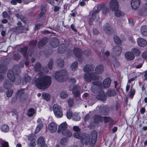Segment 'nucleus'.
I'll use <instances>...</instances> for the list:
<instances>
[{"label": "nucleus", "mask_w": 147, "mask_h": 147, "mask_svg": "<svg viewBox=\"0 0 147 147\" xmlns=\"http://www.w3.org/2000/svg\"><path fill=\"white\" fill-rule=\"evenodd\" d=\"M57 126L55 122H53L50 123L48 126L49 131L52 133L55 132L57 129Z\"/></svg>", "instance_id": "nucleus-12"}, {"label": "nucleus", "mask_w": 147, "mask_h": 147, "mask_svg": "<svg viewBox=\"0 0 147 147\" xmlns=\"http://www.w3.org/2000/svg\"><path fill=\"white\" fill-rule=\"evenodd\" d=\"M73 129L76 132H80V129L78 126H74L73 127Z\"/></svg>", "instance_id": "nucleus-54"}, {"label": "nucleus", "mask_w": 147, "mask_h": 147, "mask_svg": "<svg viewBox=\"0 0 147 147\" xmlns=\"http://www.w3.org/2000/svg\"><path fill=\"white\" fill-rule=\"evenodd\" d=\"M105 4H102L97 6V10L93 11L92 14V18L94 21H97L99 18L98 15V13L101 9L104 8L102 12L103 14H106L109 11V9L107 7H105Z\"/></svg>", "instance_id": "nucleus-5"}, {"label": "nucleus", "mask_w": 147, "mask_h": 147, "mask_svg": "<svg viewBox=\"0 0 147 147\" xmlns=\"http://www.w3.org/2000/svg\"><path fill=\"white\" fill-rule=\"evenodd\" d=\"M48 41V39L47 38H44L40 40L38 44V47L40 48L44 46Z\"/></svg>", "instance_id": "nucleus-25"}, {"label": "nucleus", "mask_w": 147, "mask_h": 147, "mask_svg": "<svg viewBox=\"0 0 147 147\" xmlns=\"http://www.w3.org/2000/svg\"><path fill=\"white\" fill-rule=\"evenodd\" d=\"M141 34L144 36H147V26H142L140 29Z\"/></svg>", "instance_id": "nucleus-27"}, {"label": "nucleus", "mask_w": 147, "mask_h": 147, "mask_svg": "<svg viewBox=\"0 0 147 147\" xmlns=\"http://www.w3.org/2000/svg\"><path fill=\"white\" fill-rule=\"evenodd\" d=\"M130 84L129 83H127V85L126 87V91L127 92L129 91L130 88Z\"/></svg>", "instance_id": "nucleus-62"}, {"label": "nucleus", "mask_w": 147, "mask_h": 147, "mask_svg": "<svg viewBox=\"0 0 147 147\" xmlns=\"http://www.w3.org/2000/svg\"><path fill=\"white\" fill-rule=\"evenodd\" d=\"M59 44V40L57 38H52L50 41V44L51 47L54 48L57 47Z\"/></svg>", "instance_id": "nucleus-18"}, {"label": "nucleus", "mask_w": 147, "mask_h": 147, "mask_svg": "<svg viewBox=\"0 0 147 147\" xmlns=\"http://www.w3.org/2000/svg\"><path fill=\"white\" fill-rule=\"evenodd\" d=\"M140 3V0H132L131 5L132 8L134 10L136 9L139 7Z\"/></svg>", "instance_id": "nucleus-13"}, {"label": "nucleus", "mask_w": 147, "mask_h": 147, "mask_svg": "<svg viewBox=\"0 0 147 147\" xmlns=\"http://www.w3.org/2000/svg\"><path fill=\"white\" fill-rule=\"evenodd\" d=\"M96 98L101 100H106V97L104 92L102 90H101L99 92V94L96 96Z\"/></svg>", "instance_id": "nucleus-20"}, {"label": "nucleus", "mask_w": 147, "mask_h": 147, "mask_svg": "<svg viewBox=\"0 0 147 147\" xmlns=\"http://www.w3.org/2000/svg\"><path fill=\"white\" fill-rule=\"evenodd\" d=\"M74 52L76 57L78 58H81V56L82 54L80 49L77 48H75L74 50Z\"/></svg>", "instance_id": "nucleus-21"}, {"label": "nucleus", "mask_w": 147, "mask_h": 147, "mask_svg": "<svg viewBox=\"0 0 147 147\" xmlns=\"http://www.w3.org/2000/svg\"><path fill=\"white\" fill-rule=\"evenodd\" d=\"M67 127V123L65 122L61 124L59 126L58 132V133L61 132L62 131L65 130Z\"/></svg>", "instance_id": "nucleus-24"}, {"label": "nucleus", "mask_w": 147, "mask_h": 147, "mask_svg": "<svg viewBox=\"0 0 147 147\" xmlns=\"http://www.w3.org/2000/svg\"><path fill=\"white\" fill-rule=\"evenodd\" d=\"M66 71L65 69H63L55 72V77L57 80L59 82H63L68 79L66 75Z\"/></svg>", "instance_id": "nucleus-6"}, {"label": "nucleus", "mask_w": 147, "mask_h": 147, "mask_svg": "<svg viewBox=\"0 0 147 147\" xmlns=\"http://www.w3.org/2000/svg\"><path fill=\"white\" fill-rule=\"evenodd\" d=\"M67 139L63 138L61 139L60 141V144L62 145H65L67 144Z\"/></svg>", "instance_id": "nucleus-44"}, {"label": "nucleus", "mask_w": 147, "mask_h": 147, "mask_svg": "<svg viewBox=\"0 0 147 147\" xmlns=\"http://www.w3.org/2000/svg\"><path fill=\"white\" fill-rule=\"evenodd\" d=\"M113 54L117 56L119 55L121 52V48L118 46L115 47L113 49Z\"/></svg>", "instance_id": "nucleus-19"}, {"label": "nucleus", "mask_w": 147, "mask_h": 147, "mask_svg": "<svg viewBox=\"0 0 147 147\" xmlns=\"http://www.w3.org/2000/svg\"><path fill=\"white\" fill-rule=\"evenodd\" d=\"M109 9L110 10L115 11V15L117 17L124 16V13L119 10H118L119 5L117 0H111L109 4Z\"/></svg>", "instance_id": "nucleus-4"}, {"label": "nucleus", "mask_w": 147, "mask_h": 147, "mask_svg": "<svg viewBox=\"0 0 147 147\" xmlns=\"http://www.w3.org/2000/svg\"><path fill=\"white\" fill-rule=\"evenodd\" d=\"M37 122L38 123H40V124L38 125L36 127L35 131V134L37 133L40 131L43 126L42 124L40 123L42 122L41 119L40 118H39L37 120Z\"/></svg>", "instance_id": "nucleus-26"}, {"label": "nucleus", "mask_w": 147, "mask_h": 147, "mask_svg": "<svg viewBox=\"0 0 147 147\" xmlns=\"http://www.w3.org/2000/svg\"><path fill=\"white\" fill-rule=\"evenodd\" d=\"M80 88L79 86L77 85L74 86L72 89V92L74 96L78 97L80 95Z\"/></svg>", "instance_id": "nucleus-17"}, {"label": "nucleus", "mask_w": 147, "mask_h": 147, "mask_svg": "<svg viewBox=\"0 0 147 147\" xmlns=\"http://www.w3.org/2000/svg\"><path fill=\"white\" fill-rule=\"evenodd\" d=\"M78 66V62L77 61H75L71 64V68L72 71H75L77 69Z\"/></svg>", "instance_id": "nucleus-38"}, {"label": "nucleus", "mask_w": 147, "mask_h": 147, "mask_svg": "<svg viewBox=\"0 0 147 147\" xmlns=\"http://www.w3.org/2000/svg\"><path fill=\"white\" fill-rule=\"evenodd\" d=\"M9 144L4 141H1L0 143V147H8Z\"/></svg>", "instance_id": "nucleus-45"}, {"label": "nucleus", "mask_w": 147, "mask_h": 147, "mask_svg": "<svg viewBox=\"0 0 147 147\" xmlns=\"http://www.w3.org/2000/svg\"><path fill=\"white\" fill-rule=\"evenodd\" d=\"M73 119L76 121H78L80 120V117L78 113H73Z\"/></svg>", "instance_id": "nucleus-39"}, {"label": "nucleus", "mask_w": 147, "mask_h": 147, "mask_svg": "<svg viewBox=\"0 0 147 147\" xmlns=\"http://www.w3.org/2000/svg\"><path fill=\"white\" fill-rule=\"evenodd\" d=\"M73 114L71 111L70 109H68L66 113L67 117L68 119H71L72 117H73Z\"/></svg>", "instance_id": "nucleus-42"}, {"label": "nucleus", "mask_w": 147, "mask_h": 147, "mask_svg": "<svg viewBox=\"0 0 147 147\" xmlns=\"http://www.w3.org/2000/svg\"><path fill=\"white\" fill-rule=\"evenodd\" d=\"M24 89H21L19 90L16 94L17 98H19L21 100H24L27 97V94L25 92Z\"/></svg>", "instance_id": "nucleus-10"}, {"label": "nucleus", "mask_w": 147, "mask_h": 147, "mask_svg": "<svg viewBox=\"0 0 147 147\" xmlns=\"http://www.w3.org/2000/svg\"><path fill=\"white\" fill-rule=\"evenodd\" d=\"M46 12V10L44 8H43L41 9L40 13L38 14V16L39 17L43 16Z\"/></svg>", "instance_id": "nucleus-49"}, {"label": "nucleus", "mask_w": 147, "mask_h": 147, "mask_svg": "<svg viewBox=\"0 0 147 147\" xmlns=\"http://www.w3.org/2000/svg\"><path fill=\"white\" fill-rule=\"evenodd\" d=\"M63 109L60 106L57 104L53 106V111L55 116L57 117H61L63 115Z\"/></svg>", "instance_id": "nucleus-7"}, {"label": "nucleus", "mask_w": 147, "mask_h": 147, "mask_svg": "<svg viewBox=\"0 0 147 147\" xmlns=\"http://www.w3.org/2000/svg\"><path fill=\"white\" fill-rule=\"evenodd\" d=\"M17 2L19 3H20L22 2L21 0H12L11 3L14 5H16L17 3Z\"/></svg>", "instance_id": "nucleus-51"}, {"label": "nucleus", "mask_w": 147, "mask_h": 147, "mask_svg": "<svg viewBox=\"0 0 147 147\" xmlns=\"http://www.w3.org/2000/svg\"><path fill=\"white\" fill-rule=\"evenodd\" d=\"M37 42L36 40H32L30 42L29 45L30 46L34 47L36 45Z\"/></svg>", "instance_id": "nucleus-50"}, {"label": "nucleus", "mask_w": 147, "mask_h": 147, "mask_svg": "<svg viewBox=\"0 0 147 147\" xmlns=\"http://www.w3.org/2000/svg\"><path fill=\"white\" fill-rule=\"evenodd\" d=\"M35 113V111L34 109L30 108L28 111L27 113L29 117L32 116Z\"/></svg>", "instance_id": "nucleus-41"}, {"label": "nucleus", "mask_w": 147, "mask_h": 147, "mask_svg": "<svg viewBox=\"0 0 147 147\" xmlns=\"http://www.w3.org/2000/svg\"><path fill=\"white\" fill-rule=\"evenodd\" d=\"M20 18L21 20V21L24 24H26V19L24 16H20Z\"/></svg>", "instance_id": "nucleus-59"}, {"label": "nucleus", "mask_w": 147, "mask_h": 147, "mask_svg": "<svg viewBox=\"0 0 147 147\" xmlns=\"http://www.w3.org/2000/svg\"><path fill=\"white\" fill-rule=\"evenodd\" d=\"M88 93H85L82 95V98L84 100H86L88 98Z\"/></svg>", "instance_id": "nucleus-52"}, {"label": "nucleus", "mask_w": 147, "mask_h": 147, "mask_svg": "<svg viewBox=\"0 0 147 147\" xmlns=\"http://www.w3.org/2000/svg\"><path fill=\"white\" fill-rule=\"evenodd\" d=\"M92 83L94 85L96 86H100L101 85V82L99 81L93 82Z\"/></svg>", "instance_id": "nucleus-57"}, {"label": "nucleus", "mask_w": 147, "mask_h": 147, "mask_svg": "<svg viewBox=\"0 0 147 147\" xmlns=\"http://www.w3.org/2000/svg\"><path fill=\"white\" fill-rule=\"evenodd\" d=\"M8 68L6 65L3 64L0 65V72L5 73L7 70Z\"/></svg>", "instance_id": "nucleus-28"}, {"label": "nucleus", "mask_w": 147, "mask_h": 147, "mask_svg": "<svg viewBox=\"0 0 147 147\" xmlns=\"http://www.w3.org/2000/svg\"><path fill=\"white\" fill-rule=\"evenodd\" d=\"M126 59L128 60H132L135 58V55L131 51H128L126 52L124 55Z\"/></svg>", "instance_id": "nucleus-15"}, {"label": "nucleus", "mask_w": 147, "mask_h": 147, "mask_svg": "<svg viewBox=\"0 0 147 147\" xmlns=\"http://www.w3.org/2000/svg\"><path fill=\"white\" fill-rule=\"evenodd\" d=\"M69 105L71 107L74 104V100L73 99L69 98L68 100Z\"/></svg>", "instance_id": "nucleus-53"}, {"label": "nucleus", "mask_w": 147, "mask_h": 147, "mask_svg": "<svg viewBox=\"0 0 147 147\" xmlns=\"http://www.w3.org/2000/svg\"><path fill=\"white\" fill-rule=\"evenodd\" d=\"M24 27L22 26H19L17 28V29L18 30V32H22L23 31Z\"/></svg>", "instance_id": "nucleus-55"}, {"label": "nucleus", "mask_w": 147, "mask_h": 147, "mask_svg": "<svg viewBox=\"0 0 147 147\" xmlns=\"http://www.w3.org/2000/svg\"><path fill=\"white\" fill-rule=\"evenodd\" d=\"M37 144L40 146L45 144L44 138L42 137H40L38 140Z\"/></svg>", "instance_id": "nucleus-33"}, {"label": "nucleus", "mask_w": 147, "mask_h": 147, "mask_svg": "<svg viewBox=\"0 0 147 147\" xmlns=\"http://www.w3.org/2000/svg\"><path fill=\"white\" fill-rule=\"evenodd\" d=\"M95 121L97 123L102 122L104 121L105 123H107L109 122H111L112 121V119L109 117H103L100 116L95 115L94 117Z\"/></svg>", "instance_id": "nucleus-9"}, {"label": "nucleus", "mask_w": 147, "mask_h": 147, "mask_svg": "<svg viewBox=\"0 0 147 147\" xmlns=\"http://www.w3.org/2000/svg\"><path fill=\"white\" fill-rule=\"evenodd\" d=\"M10 80L14 82L16 84L18 85L21 82V78L20 76L13 72L12 74L10 73Z\"/></svg>", "instance_id": "nucleus-8"}, {"label": "nucleus", "mask_w": 147, "mask_h": 147, "mask_svg": "<svg viewBox=\"0 0 147 147\" xmlns=\"http://www.w3.org/2000/svg\"><path fill=\"white\" fill-rule=\"evenodd\" d=\"M42 97L47 101H49L50 98V96L49 94L48 93H43L42 94Z\"/></svg>", "instance_id": "nucleus-35"}, {"label": "nucleus", "mask_w": 147, "mask_h": 147, "mask_svg": "<svg viewBox=\"0 0 147 147\" xmlns=\"http://www.w3.org/2000/svg\"><path fill=\"white\" fill-rule=\"evenodd\" d=\"M103 29L105 32L108 34H111L113 31V30L110 25L109 24L107 23L104 25Z\"/></svg>", "instance_id": "nucleus-16"}, {"label": "nucleus", "mask_w": 147, "mask_h": 147, "mask_svg": "<svg viewBox=\"0 0 147 147\" xmlns=\"http://www.w3.org/2000/svg\"><path fill=\"white\" fill-rule=\"evenodd\" d=\"M137 42L138 45L141 47H145L147 45L146 40L141 38H139L137 39Z\"/></svg>", "instance_id": "nucleus-11"}, {"label": "nucleus", "mask_w": 147, "mask_h": 147, "mask_svg": "<svg viewBox=\"0 0 147 147\" xmlns=\"http://www.w3.org/2000/svg\"><path fill=\"white\" fill-rule=\"evenodd\" d=\"M3 86L6 89L8 90L6 92L7 96L8 97H9V82L8 80H5L3 84Z\"/></svg>", "instance_id": "nucleus-22"}, {"label": "nucleus", "mask_w": 147, "mask_h": 147, "mask_svg": "<svg viewBox=\"0 0 147 147\" xmlns=\"http://www.w3.org/2000/svg\"><path fill=\"white\" fill-rule=\"evenodd\" d=\"M128 21H129V24L131 26H132L133 24V19L132 18H130L129 19Z\"/></svg>", "instance_id": "nucleus-64"}, {"label": "nucleus", "mask_w": 147, "mask_h": 147, "mask_svg": "<svg viewBox=\"0 0 147 147\" xmlns=\"http://www.w3.org/2000/svg\"><path fill=\"white\" fill-rule=\"evenodd\" d=\"M57 63L59 66L63 67L64 64L63 61V59H60L59 60H58Z\"/></svg>", "instance_id": "nucleus-47"}, {"label": "nucleus", "mask_w": 147, "mask_h": 147, "mask_svg": "<svg viewBox=\"0 0 147 147\" xmlns=\"http://www.w3.org/2000/svg\"><path fill=\"white\" fill-rule=\"evenodd\" d=\"M108 110L105 107H100L99 112L100 113L103 115H105L107 113Z\"/></svg>", "instance_id": "nucleus-32"}, {"label": "nucleus", "mask_w": 147, "mask_h": 147, "mask_svg": "<svg viewBox=\"0 0 147 147\" xmlns=\"http://www.w3.org/2000/svg\"><path fill=\"white\" fill-rule=\"evenodd\" d=\"M31 79V77L28 74H26L24 75L23 82L25 83L29 82L30 81Z\"/></svg>", "instance_id": "nucleus-36"}, {"label": "nucleus", "mask_w": 147, "mask_h": 147, "mask_svg": "<svg viewBox=\"0 0 147 147\" xmlns=\"http://www.w3.org/2000/svg\"><path fill=\"white\" fill-rule=\"evenodd\" d=\"M62 134L67 137H70L72 135V134L69 130H65L62 131L61 132Z\"/></svg>", "instance_id": "nucleus-30"}, {"label": "nucleus", "mask_w": 147, "mask_h": 147, "mask_svg": "<svg viewBox=\"0 0 147 147\" xmlns=\"http://www.w3.org/2000/svg\"><path fill=\"white\" fill-rule=\"evenodd\" d=\"M27 49L28 48L27 47H24L23 48H20V52L22 54L24 57H26L27 59L28 58V57H26V53Z\"/></svg>", "instance_id": "nucleus-29"}, {"label": "nucleus", "mask_w": 147, "mask_h": 147, "mask_svg": "<svg viewBox=\"0 0 147 147\" xmlns=\"http://www.w3.org/2000/svg\"><path fill=\"white\" fill-rule=\"evenodd\" d=\"M113 38L114 41L116 44L118 45H121V41L117 36H114Z\"/></svg>", "instance_id": "nucleus-40"}, {"label": "nucleus", "mask_w": 147, "mask_h": 147, "mask_svg": "<svg viewBox=\"0 0 147 147\" xmlns=\"http://www.w3.org/2000/svg\"><path fill=\"white\" fill-rule=\"evenodd\" d=\"M53 64V60L52 59H51L50 60L48 64V67L50 69H52Z\"/></svg>", "instance_id": "nucleus-48"}, {"label": "nucleus", "mask_w": 147, "mask_h": 147, "mask_svg": "<svg viewBox=\"0 0 147 147\" xmlns=\"http://www.w3.org/2000/svg\"><path fill=\"white\" fill-rule=\"evenodd\" d=\"M41 66L40 64L39 63H36L35 66V70L39 71L38 73L39 77L36 80L35 83L36 86L38 88L40 89H45L50 86L51 83V79L50 76H47L43 77V74L47 73L48 71L46 67H44L42 69V71H40Z\"/></svg>", "instance_id": "nucleus-1"}, {"label": "nucleus", "mask_w": 147, "mask_h": 147, "mask_svg": "<svg viewBox=\"0 0 147 147\" xmlns=\"http://www.w3.org/2000/svg\"><path fill=\"white\" fill-rule=\"evenodd\" d=\"M93 31L94 34L96 35L99 33L98 31L96 29H94Z\"/></svg>", "instance_id": "nucleus-61"}, {"label": "nucleus", "mask_w": 147, "mask_h": 147, "mask_svg": "<svg viewBox=\"0 0 147 147\" xmlns=\"http://www.w3.org/2000/svg\"><path fill=\"white\" fill-rule=\"evenodd\" d=\"M115 90L113 89H108L107 93V95L109 96H114L115 95Z\"/></svg>", "instance_id": "nucleus-31"}, {"label": "nucleus", "mask_w": 147, "mask_h": 147, "mask_svg": "<svg viewBox=\"0 0 147 147\" xmlns=\"http://www.w3.org/2000/svg\"><path fill=\"white\" fill-rule=\"evenodd\" d=\"M2 15L4 18H6L8 16V14L6 11H4Z\"/></svg>", "instance_id": "nucleus-60"}, {"label": "nucleus", "mask_w": 147, "mask_h": 147, "mask_svg": "<svg viewBox=\"0 0 147 147\" xmlns=\"http://www.w3.org/2000/svg\"><path fill=\"white\" fill-rule=\"evenodd\" d=\"M94 67L92 65H86L83 68L84 71L87 72L84 75V80L87 82H90L91 80H96L98 79L99 77L97 74H100L103 72V66L102 65L97 66L95 69L96 73L91 74L90 72L92 71Z\"/></svg>", "instance_id": "nucleus-2"}, {"label": "nucleus", "mask_w": 147, "mask_h": 147, "mask_svg": "<svg viewBox=\"0 0 147 147\" xmlns=\"http://www.w3.org/2000/svg\"><path fill=\"white\" fill-rule=\"evenodd\" d=\"M1 130L4 132H6L9 130V126L7 125H2L1 127Z\"/></svg>", "instance_id": "nucleus-43"}, {"label": "nucleus", "mask_w": 147, "mask_h": 147, "mask_svg": "<svg viewBox=\"0 0 147 147\" xmlns=\"http://www.w3.org/2000/svg\"><path fill=\"white\" fill-rule=\"evenodd\" d=\"M66 49V45L64 44L60 45L58 48V51L59 53H63Z\"/></svg>", "instance_id": "nucleus-23"}, {"label": "nucleus", "mask_w": 147, "mask_h": 147, "mask_svg": "<svg viewBox=\"0 0 147 147\" xmlns=\"http://www.w3.org/2000/svg\"><path fill=\"white\" fill-rule=\"evenodd\" d=\"M142 56L143 58L147 59V51L143 52L142 54Z\"/></svg>", "instance_id": "nucleus-58"}, {"label": "nucleus", "mask_w": 147, "mask_h": 147, "mask_svg": "<svg viewBox=\"0 0 147 147\" xmlns=\"http://www.w3.org/2000/svg\"><path fill=\"white\" fill-rule=\"evenodd\" d=\"M111 80L109 78H107L103 81L102 84V86L105 88H108L111 85Z\"/></svg>", "instance_id": "nucleus-14"}, {"label": "nucleus", "mask_w": 147, "mask_h": 147, "mask_svg": "<svg viewBox=\"0 0 147 147\" xmlns=\"http://www.w3.org/2000/svg\"><path fill=\"white\" fill-rule=\"evenodd\" d=\"M145 111V109L144 107H142V108L140 110V112L142 114H143L144 113Z\"/></svg>", "instance_id": "nucleus-63"}, {"label": "nucleus", "mask_w": 147, "mask_h": 147, "mask_svg": "<svg viewBox=\"0 0 147 147\" xmlns=\"http://www.w3.org/2000/svg\"><path fill=\"white\" fill-rule=\"evenodd\" d=\"M60 96L61 99H64L67 97L68 94L66 92L63 91L60 93Z\"/></svg>", "instance_id": "nucleus-37"}, {"label": "nucleus", "mask_w": 147, "mask_h": 147, "mask_svg": "<svg viewBox=\"0 0 147 147\" xmlns=\"http://www.w3.org/2000/svg\"><path fill=\"white\" fill-rule=\"evenodd\" d=\"M42 26V25L41 24H36L35 26V30H38L40 29Z\"/></svg>", "instance_id": "nucleus-56"}, {"label": "nucleus", "mask_w": 147, "mask_h": 147, "mask_svg": "<svg viewBox=\"0 0 147 147\" xmlns=\"http://www.w3.org/2000/svg\"><path fill=\"white\" fill-rule=\"evenodd\" d=\"M80 132H76L74 134V136L76 138L79 139L80 138L81 142L83 144H89L91 146H93L95 144L97 137L96 131H92L89 136L86 134H82L80 137Z\"/></svg>", "instance_id": "nucleus-3"}, {"label": "nucleus", "mask_w": 147, "mask_h": 147, "mask_svg": "<svg viewBox=\"0 0 147 147\" xmlns=\"http://www.w3.org/2000/svg\"><path fill=\"white\" fill-rule=\"evenodd\" d=\"M131 51L136 56H139L140 53V51L137 48H132L131 49Z\"/></svg>", "instance_id": "nucleus-34"}, {"label": "nucleus", "mask_w": 147, "mask_h": 147, "mask_svg": "<svg viewBox=\"0 0 147 147\" xmlns=\"http://www.w3.org/2000/svg\"><path fill=\"white\" fill-rule=\"evenodd\" d=\"M135 91L134 89H131L129 94V96L131 98H132L135 94Z\"/></svg>", "instance_id": "nucleus-46"}]
</instances>
